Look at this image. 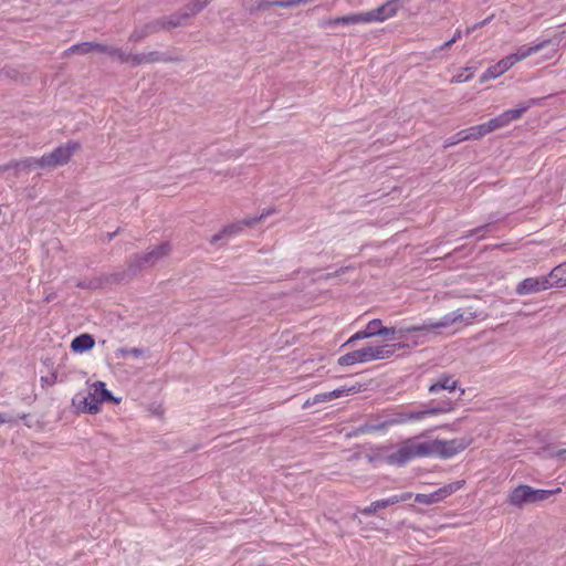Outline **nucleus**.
<instances>
[{
	"mask_svg": "<svg viewBox=\"0 0 566 566\" xmlns=\"http://www.w3.org/2000/svg\"><path fill=\"white\" fill-rule=\"evenodd\" d=\"M277 1L279 0H242V6L250 14H255L259 11H265L270 9L272 6L277 7Z\"/></svg>",
	"mask_w": 566,
	"mask_h": 566,
	"instance_id": "nucleus-20",
	"label": "nucleus"
},
{
	"mask_svg": "<svg viewBox=\"0 0 566 566\" xmlns=\"http://www.w3.org/2000/svg\"><path fill=\"white\" fill-rule=\"evenodd\" d=\"M244 227H247V226H245L244 219H243L239 222L226 226L222 230H223V233L226 234V237H228V235H233V234L241 232Z\"/></svg>",
	"mask_w": 566,
	"mask_h": 566,
	"instance_id": "nucleus-30",
	"label": "nucleus"
},
{
	"mask_svg": "<svg viewBox=\"0 0 566 566\" xmlns=\"http://www.w3.org/2000/svg\"><path fill=\"white\" fill-rule=\"evenodd\" d=\"M495 129V118H491L488 123L472 126L470 128L464 129L468 135V140L479 139L485 136L486 134L493 132Z\"/></svg>",
	"mask_w": 566,
	"mask_h": 566,
	"instance_id": "nucleus-16",
	"label": "nucleus"
},
{
	"mask_svg": "<svg viewBox=\"0 0 566 566\" xmlns=\"http://www.w3.org/2000/svg\"><path fill=\"white\" fill-rule=\"evenodd\" d=\"M463 321V313L461 310H457L452 313L444 315L441 319L437 322H430L422 325H411L403 328L396 329L395 327H384L380 325L378 327V336L390 337V338H400L403 334H410L416 332H429L436 331L440 328H447L458 322Z\"/></svg>",
	"mask_w": 566,
	"mask_h": 566,
	"instance_id": "nucleus-4",
	"label": "nucleus"
},
{
	"mask_svg": "<svg viewBox=\"0 0 566 566\" xmlns=\"http://www.w3.org/2000/svg\"><path fill=\"white\" fill-rule=\"evenodd\" d=\"M163 25L164 24L161 22H159V19L147 22L142 27L135 28L130 32L128 40L130 42H139V41L144 40L145 38L161 31Z\"/></svg>",
	"mask_w": 566,
	"mask_h": 566,
	"instance_id": "nucleus-14",
	"label": "nucleus"
},
{
	"mask_svg": "<svg viewBox=\"0 0 566 566\" xmlns=\"http://www.w3.org/2000/svg\"><path fill=\"white\" fill-rule=\"evenodd\" d=\"M495 77V66H490L488 70L481 75L480 82L483 83L490 78Z\"/></svg>",
	"mask_w": 566,
	"mask_h": 566,
	"instance_id": "nucleus-38",
	"label": "nucleus"
},
{
	"mask_svg": "<svg viewBox=\"0 0 566 566\" xmlns=\"http://www.w3.org/2000/svg\"><path fill=\"white\" fill-rule=\"evenodd\" d=\"M461 36H462V31L457 30L451 39H454V43H455L459 39H461Z\"/></svg>",
	"mask_w": 566,
	"mask_h": 566,
	"instance_id": "nucleus-47",
	"label": "nucleus"
},
{
	"mask_svg": "<svg viewBox=\"0 0 566 566\" xmlns=\"http://www.w3.org/2000/svg\"><path fill=\"white\" fill-rule=\"evenodd\" d=\"M399 497L401 499V502H402V501H406V500H408V499H410V497H411V493H405V494H402V495H401V496H399Z\"/></svg>",
	"mask_w": 566,
	"mask_h": 566,
	"instance_id": "nucleus-49",
	"label": "nucleus"
},
{
	"mask_svg": "<svg viewBox=\"0 0 566 566\" xmlns=\"http://www.w3.org/2000/svg\"><path fill=\"white\" fill-rule=\"evenodd\" d=\"M128 354L135 356V357H140L144 355V349L143 348H138V347H134V348H126V347H120L116 350V356L117 357H126Z\"/></svg>",
	"mask_w": 566,
	"mask_h": 566,
	"instance_id": "nucleus-31",
	"label": "nucleus"
},
{
	"mask_svg": "<svg viewBox=\"0 0 566 566\" xmlns=\"http://www.w3.org/2000/svg\"><path fill=\"white\" fill-rule=\"evenodd\" d=\"M357 23H364L361 13L337 17L335 19H329L328 21H326V24H328V25H338V24L345 25V24H357Z\"/></svg>",
	"mask_w": 566,
	"mask_h": 566,
	"instance_id": "nucleus-25",
	"label": "nucleus"
},
{
	"mask_svg": "<svg viewBox=\"0 0 566 566\" xmlns=\"http://www.w3.org/2000/svg\"><path fill=\"white\" fill-rule=\"evenodd\" d=\"M468 135L465 134L464 129L458 132L453 136H450L444 140L443 148H449L451 146H454L461 142L468 140Z\"/></svg>",
	"mask_w": 566,
	"mask_h": 566,
	"instance_id": "nucleus-29",
	"label": "nucleus"
},
{
	"mask_svg": "<svg viewBox=\"0 0 566 566\" xmlns=\"http://www.w3.org/2000/svg\"><path fill=\"white\" fill-rule=\"evenodd\" d=\"M457 388V380L449 375L440 376L434 384L429 387L431 394H436L440 390L454 391Z\"/></svg>",
	"mask_w": 566,
	"mask_h": 566,
	"instance_id": "nucleus-21",
	"label": "nucleus"
},
{
	"mask_svg": "<svg viewBox=\"0 0 566 566\" xmlns=\"http://www.w3.org/2000/svg\"><path fill=\"white\" fill-rule=\"evenodd\" d=\"M551 287L547 275L539 277H527L518 283V285L516 286V293L518 295H527L545 291Z\"/></svg>",
	"mask_w": 566,
	"mask_h": 566,
	"instance_id": "nucleus-11",
	"label": "nucleus"
},
{
	"mask_svg": "<svg viewBox=\"0 0 566 566\" xmlns=\"http://www.w3.org/2000/svg\"><path fill=\"white\" fill-rule=\"evenodd\" d=\"M32 168H40V158L27 157L21 160H11L0 166V174L7 170H13V177L18 178L20 170H31Z\"/></svg>",
	"mask_w": 566,
	"mask_h": 566,
	"instance_id": "nucleus-13",
	"label": "nucleus"
},
{
	"mask_svg": "<svg viewBox=\"0 0 566 566\" xmlns=\"http://www.w3.org/2000/svg\"><path fill=\"white\" fill-rule=\"evenodd\" d=\"M117 233H118V230H116L114 233H109L108 239L112 240Z\"/></svg>",
	"mask_w": 566,
	"mask_h": 566,
	"instance_id": "nucleus-50",
	"label": "nucleus"
},
{
	"mask_svg": "<svg viewBox=\"0 0 566 566\" xmlns=\"http://www.w3.org/2000/svg\"><path fill=\"white\" fill-rule=\"evenodd\" d=\"M181 61H184V59L180 55L172 56V55H168L166 53H161L159 51H151V52L146 53V63L147 64L158 63V62L172 63V62H181Z\"/></svg>",
	"mask_w": 566,
	"mask_h": 566,
	"instance_id": "nucleus-22",
	"label": "nucleus"
},
{
	"mask_svg": "<svg viewBox=\"0 0 566 566\" xmlns=\"http://www.w3.org/2000/svg\"><path fill=\"white\" fill-rule=\"evenodd\" d=\"M385 502L384 500H378L373 502L369 506L360 510L359 512L364 515H371L375 514L378 510L385 509Z\"/></svg>",
	"mask_w": 566,
	"mask_h": 566,
	"instance_id": "nucleus-32",
	"label": "nucleus"
},
{
	"mask_svg": "<svg viewBox=\"0 0 566 566\" xmlns=\"http://www.w3.org/2000/svg\"><path fill=\"white\" fill-rule=\"evenodd\" d=\"M475 28H476V24H475L473 28H469V29L467 30V32H465V33H467V34H470V32H471L472 30H474Z\"/></svg>",
	"mask_w": 566,
	"mask_h": 566,
	"instance_id": "nucleus-52",
	"label": "nucleus"
},
{
	"mask_svg": "<svg viewBox=\"0 0 566 566\" xmlns=\"http://www.w3.org/2000/svg\"><path fill=\"white\" fill-rule=\"evenodd\" d=\"M547 279L551 289L566 286V262L554 268Z\"/></svg>",
	"mask_w": 566,
	"mask_h": 566,
	"instance_id": "nucleus-18",
	"label": "nucleus"
},
{
	"mask_svg": "<svg viewBox=\"0 0 566 566\" xmlns=\"http://www.w3.org/2000/svg\"><path fill=\"white\" fill-rule=\"evenodd\" d=\"M108 275H105L104 277H93V279H85L82 281H78L76 286L81 289H87V290H96L101 289L104 283H108L106 281Z\"/></svg>",
	"mask_w": 566,
	"mask_h": 566,
	"instance_id": "nucleus-27",
	"label": "nucleus"
},
{
	"mask_svg": "<svg viewBox=\"0 0 566 566\" xmlns=\"http://www.w3.org/2000/svg\"><path fill=\"white\" fill-rule=\"evenodd\" d=\"M398 0L388 1L380 7L367 12H363L364 23L382 22L394 15L398 11Z\"/></svg>",
	"mask_w": 566,
	"mask_h": 566,
	"instance_id": "nucleus-10",
	"label": "nucleus"
},
{
	"mask_svg": "<svg viewBox=\"0 0 566 566\" xmlns=\"http://www.w3.org/2000/svg\"><path fill=\"white\" fill-rule=\"evenodd\" d=\"M564 453H566V450L560 449V450H557L556 452H554L553 454L557 458H560Z\"/></svg>",
	"mask_w": 566,
	"mask_h": 566,
	"instance_id": "nucleus-48",
	"label": "nucleus"
},
{
	"mask_svg": "<svg viewBox=\"0 0 566 566\" xmlns=\"http://www.w3.org/2000/svg\"><path fill=\"white\" fill-rule=\"evenodd\" d=\"M349 268L348 266H345V268H340L338 269L337 271L333 272V273H327L324 279L328 280V279H332V277H335V276H338L340 275L342 273H344L345 271H347Z\"/></svg>",
	"mask_w": 566,
	"mask_h": 566,
	"instance_id": "nucleus-43",
	"label": "nucleus"
},
{
	"mask_svg": "<svg viewBox=\"0 0 566 566\" xmlns=\"http://www.w3.org/2000/svg\"><path fill=\"white\" fill-rule=\"evenodd\" d=\"M95 339L90 334H81L76 336L71 343V349L75 353H83L94 347Z\"/></svg>",
	"mask_w": 566,
	"mask_h": 566,
	"instance_id": "nucleus-19",
	"label": "nucleus"
},
{
	"mask_svg": "<svg viewBox=\"0 0 566 566\" xmlns=\"http://www.w3.org/2000/svg\"><path fill=\"white\" fill-rule=\"evenodd\" d=\"M468 446L469 441L463 438L452 440L437 439L419 443L408 440L397 451L388 454L385 460L388 464L400 467L417 457L439 455L448 459L463 451Z\"/></svg>",
	"mask_w": 566,
	"mask_h": 566,
	"instance_id": "nucleus-1",
	"label": "nucleus"
},
{
	"mask_svg": "<svg viewBox=\"0 0 566 566\" xmlns=\"http://www.w3.org/2000/svg\"><path fill=\"white\" fill-rule=\"evenodd\" d=\"M464 483H465L464 480H459V481H454L452 483L446 484L432 493L416 494L415 501L419 504H424V505H431V504L441 502L446 497L450 496L451 494H453L454 492L460 490L464 485Z\"/></svg>",
	"mask_w": 566,
	"mask_h": 566,
	"instance_id": "nucleus-9",
	"label": "nucleus"
},
{
	"mask_svg": "<svg viewBox=\"0 0 566 566\" xmlns=\"http://www.w3.org/2000/svg\"><path fill=\"white\" fill-rule=\"evenodd\" d=\"M482 230H483V228L476 229V230L474 231V233H476V234H478V233H480Z\"/></svg>",
	"mask_w": 566,
	"mask_h": 566,
	"instance_id": "nucleus-53",
	"label": "nucleus"
},
{
	"mask_svg": "<svg viewBox=\"0 0 566 566\" xmlns=\"http://www.w3.org/2000/svg\"><path fill=\"white\" fill-rule=\"evenodd\" d=\"M473 76V72L471 71L470 67H467L464 70H462L460 73H458L457 75H454L451 80L452 83H462V82H468L472 78Z\"/></svg>",
	"mask_w": 566,
	"mask_h": 566,
	"instance_id": "nucleus-33",
	"label": "nucleus"
},
{
	"mask_svg": "<svg viewBox=\"0 0 566 566\" xmlns=\"http://www.w3.org/2000/svg\"><path fill=\"white\" fill-rule=\"evenodd\" d=\"M171 250V244L168 241H166L151 248L147 252L135 253L128 260L127 270L109 274L106 281L115 283L129 281L133 277H135L140 271L154 266L160 260L168 256Z\"/></svg>",
	"mask_w": 566,
	"mask_h": 566,
	"instance_id": "nucleus-2",
	"label": "nucleus"
},
{
	"mask_svg": "<svg viewBox=\"0 0 566 566\" xmlns=\"http://www.w3.org/2000/svg\"><path fill=\"white\" fill-rule=\"evenodd\" d=\"M80 144L76 142H69L53 149L49 154L40 157V169H53L59 166L66 165L73 154L80 149Z\"/></svg>",
	"mask_w": 566,
	"mask_h": 566,
	"instance_id": "nucleus-6",
	"label": "nucleus"
},
{
	"mask_svg": "<svg viewBox=\"0 0 566 566\" xmlns=\"http://www.w3.org/2000/svg\"><path fill=\"white\" fill-rule=\"evenodd\" d=\"M373 360V348L371 346H366L340 356L337 364L339 366H352L357 363H368Z\"/></svg>",
	"mask_w": 566,
	"mask_h": 566,
	"instance_id": "nucleus-12",
	"label": "nucleus"
},
{
	"mask_svg": "<svg viewBox=\"0 0 566 566\" xmlns=\"http://www.w3.org/2000/svg\"><path fill=\"white\" fill-rule=\"evenodd\" d=\"M554 493L553 490H535L528 485H520L512 491L510 500L512 504L522 505L544 501Z\"/></svg>",
	"mask_w": 566,
	"mask_h": 566,
	"instance_id": "nucleus-8",
	"label": "nucleus"
},
{
	"mask_svg": "<svg viewBox=\"0 0 566 566\" xmlns=\"http://www.w3.org/2000/svg\"><path fill=\"white\" fill-rule=\"evenodd\" d=\"M274 212H275V209H273V208L264 210L260 216L245 218L244 223H245V226H254L259 221H261L262 219H264L265 217H268Z\"/></svg>",
	"mask_w": 566,
	"mask_h": 566,
	"instance_id": "nucleus-34",
	"label": "nucleus"
},
{
	"mask_svg": "<svg viewBox=\"0 0 566 566\" xmlns=\"http://www.w3.org/2000/svg\"><path fill=\"white\" fill-rule=\"evenodd\" d=\"M386 507L396 503L401 502V499L398 495H392L388 499H384Z\"/></svg>",
	"mask_w": 566,
	"mask_h": 566,
	"instance_id": "nucleus-42",
	"label": "nucleus"
},
{
	"mask_svg": "<svg viewBox=\"0 0 566 566\" xmlns=\"http://www.w3.org/2000/svg\"><path fill=\"white\" fill-rule=\"evenodd\" d=\"M51 300H52V296H51V295H49V296L46 297V301L49 302V301H51Z\"/></svg>",
	"mask_w": 566,
	"mask_h": 566,
	"instance_id": "nucleus-54",
	"label": "nucleus"
},
{
	"mask_svg": "<svg viewBox=\"0 0 566 566\" xmlns=\"http://www.w3.org/2000/svg\"><path fill=\"white\" fill-rule=\"evenodd\" d=\"M224 237H226V234L223 233V230H221L220 232H218V233H216L214 235L211 237L210 243L214 244V243H217L219 240H221Z\"/></svg>",
	"mask_w": 566,
	"mask_h": 566,
	"instance_id": "nucleus-44",
	"label": "nucleus"
},
{
	"mask_svg": "<svg viewBox=\"0 0 566 566\" xmlns=\"http://www.w3.org/2000/svg\"><path fill=\"white\" fill-rule=\"evenodd\" d=\"M209 3V0H192L187 6L182 8L184 17H193L199 13L203 8H206Z\"/></svg>",
	"mask_w": 566,
	"mask_h": 566,
	"instance_id": "nucleus-26",
	"label": "nucleus"
},
{
	"mask_svg": "<svg viewBox=\"0 0 566 566\" xmlns=\"http://www.w3.org/2000/svg\"><path fill=\"white\" fill-rule=\"evenodd\" d=\"M313 405L312 401L308 399L305 401L303 408H307L308 406Z\"/></svg>",
	"mask_w": 566,
	"mask_h": 566,
	"instance_id": "nucleus-51",
	"label": "nucleus"
},
{
	"mask_svg": "<svg viewBox=\"0 0 566 566\" xmlns=\"http://www.w3.org/2000/svg\"><path fill=\"white\" fill-rule=\"evenodd\" d=\"M14 422V419L6 413H0V424Z\"/></svg>",
	"mask_w": 566,
	"mask_h": 566,
	"instance_id": "nucleus-45",
	"label": "nucleus"
},
{
	"mask_svg": "<svg viewBox=\"0 0 566 566\" xmlns=\"http://www.w3.org/2000/svg\"><path fill=\"white\" fill-rule=\"evenodd\" d=\"M189 19L188 17H184V11L180 9L178 12L171 14L169 18H159V22H161L163 30H170L174 28H178L182 25L184 21Z\"/></svg>",
	"mask_w": 566,
	"mask_h": 566,
	"instance_id": "nucleus-23",
	"label": "nucleus"
},
{
	"mask_svg": "<svg viewBox=\"0 0 566 566\" xmlns=\"http://www.w3.org/2000/svg\"><path fill=\"white\" fill-rule=\"evenodd\" d=\"M129 62L133 66H138L146 63V53H139V54H130L129 55Z\"/></svg>",
	"mask_w": 566,
	"mask_h": 566,
	"instance_id": "nucleus-36",
	"label": "nucleus"
},
{
	"mask_svg": "<svg viewBox=\"0 0 566 566\" xmlns=\"http://www.w3.org/2000/svg\"><path fill=\"white\" fill-rule=\"evenodd\" d=\"M552 41L549 39L534 42L532 45H522L517 49L515 53H512L501 61H497V76H500L502 73L510 70L515 63L518 61H522L526 59L527 56L539 52L542 49H544L546 45H548Z\"/></svg>",
	"mask_w": 566,
	"mask_h": 566,
	"instance_id": "nucleus-7",
	"label": "nucleus"
},
{
	"mask_svg": "<svg viewBox=\"0 0 566 566\" xmlns=\"http://www.w3.org/2000/svg\"><path fill=\"white\" fill-rule=\"evenodd\" d=\"M405 347L403 344H385L379 346H371L374 360H382L391 357L399 348Z\"/></svg>",
	"mask_w": 566,
	"mask_h": 566,
	"instance_id": "nucleus-17",
	"label": "nucleus"
},
{
	"mask_svg": "<svg viewBox=\"0 0 566 566\" xmlns=\"http://www.w3.org/2000/svg\"><path fill=\"white\" fill-rule=\"evenodd\" d=\"M129 55L125 53L122 49L112 46L109 56L117 57L120 62H129Z\"/></svg>",
	"mask_w": 566,
	"mask_h": 566,
	"instance_id": "nucleus-35",
	"label": "nucleus"
},
{
	"mask_svg": "<svg viewBox=\"0 0 566 566\" xmlns=\"http://www.w3.org/2000/svg\"><path fill=\"white\" fill-rule=\"evenodd\" d=\"M93 42H82L78 44L72 45L66 53L73 54H87L92 52Z\"/></svg>",
	"mask_w": 566,
	"mask_h": 566,
	"instance_id": "nucleus-28",
	"label": "nucleus"
},
{
	"mask_svg": "<svg viewBox=\"0 0 566 566\" xmlns=\"http://www.w3.org/2000/svg\"><path fill=\"white\" fill-rule=\"evenodd\" d=\"M43 385L53 386L57 381L56 373H52L50 376L41 377Z\"/></svg>",
	"mask_w": 566,
	"mask_h": 566,
	"instance_id": "nucleus-39",
	"label": "nucleus"
},
{
	"mask_svg": "<svg viewBox=\"0 0 566 566\" xmlns=\"http://www.w3.org/2000/svg\"><path fill=\"white\" fill-rule=\"evenodd\" d=\"M454 43V39H450L447 42H444L442 45L439 46V51H443L446 49H449Z\"/></svg>",
	"mask_w": 566,
	"mask_h": 566,
	"instance_id": "nucleus-46",
	"label": "nucleus"
},
{
	"mask_svg": "<svg viewBox=\"0 0 566 566\" xmlns=\"http://www.w3.org/2000/svg\"><path fill=\"white\" fill-rule=\"evenodd\" d=\"M381 325V321L375 318L370 321L364 331H359L354 334L343 346L349 345L358 339H365L373 336H378V327Z\"/></svg>",
	"mask_w": 566,
	"mask_h": 566,
	"instance_id": "nucleus-15",
	"label": "nucleus"
},
{
	"mask_svg": "<svg viewBox=\"0 0 566 566\" xmlns=\"http://www.w3.org/2000/svg\"><path fill=\"white\" fill-rule=\"evenodd\" d=\"M453 409H454L453 401L442 400V401L438 402L436 406H429L422 410L396 412L379 423H365L363 426L357 427L354 430V434L357 436V434H361V433H368V432H373V431L384 430L390 426L400 424V423H405L408 421L421 420L426 416L447 413V412L452 411Z\"/></svg>",
	"mask_w": 566,
	"mask_h": 566,
	"instance_id": "nucleus-3",
	"label": "nucleus"
},
{
	"mask_svg": "<svg viewBox=\"0 0 566 566\" xmlns=\"http://www.w3.org/2000/svg\"><path fill=\"white\" fill-rule=\"evenodd\" d=\"M527 109V106H522L504 112L497 116V127L507 125L510 122L517 119Z\"/></svg>",
	"mask_w": 566,
	"mask_h": 566,
	"instance_id": "nucleus-24",
	"label": "nucleus"
},
{
	"mask_svg": "<svg viewBox=\"0 0 566 566\" xmlns=\"http://www.w3.org/2000/svg\"><path fill=\"white\" fill-rule=\"evenodd\" d=\"M354 389H355L354 387H353V388H350V389H348V390H345V389H335V390H333V391H329V397H331V398H332V400H333V399H336V398L342 397L346 391H354V392H356Z\"/></svg>",
	"mask_w": 566,
	"mask_h": 566,
	"instance_id": "nucleus-41",
	"label": "nucleus"
},
{
	"mask_svg": "<svg viewBox=\"0 0 566 566\" xmlns=\"http://www.w3.org/2000/svg\"><path fill=\"white\" fill-rule=\"evenodd\" d=\"M111 50H112V46H109V45L102 44L98 42H93L92 52H98V53L109 55Z\"/></svg>",
	"mask_w": 566,
	"mask_h": 566,
	"instance_id": "nucleus-37",
	"label": "nucleus"
},
{
	"mask_svg": "<svg viewBox=\"0 0 566 566\" xmlns=\"http://www.w3.org/2000/svg\"><path fill=\"white\" fill-rule=\"evenodd\" d=\"M329 400H332V398L329 397V392H324V394L316 395L313 398L312 403H318V402H324V401H329Z\"/></svg>",
	"mask_w": 566,
	"mask_h": 566,
	"instance_id": "nucleus-40",
	"label": "nucleus"
},
{
	"mask_svg": "<svg viewBox=\"0 0 566 566\" xmlns=\"http://www.w3.org/2000/svg\"><path fill=\"white\" fill-rule=\"evenodd\" d=\"M104 401L119 402V399L113 397L112 392L106 389L105 382L95 381L87 396L76 395L73 403H76L78 409L90 415H96L101 410V403Z\"/></svg>",
	"mask_w": 566,
	"mask_h": 566,
	"instance_id": "nucleus-5",
	"label": "nucleus"
}]
</instances>
